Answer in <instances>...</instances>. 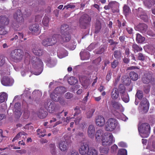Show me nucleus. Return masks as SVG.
<instances>
[{
    "label": "nucleus",
    "mask_w": 155,
    "mask_h": 155,
    "mask_svg": "<svg viewBox=\"0 0 155 155\" xmlns=\"http://www.w3.org/2000/svg\"><path fill=\"white\" fill-rule=\"evenodd\" d=\"M143 2L144 5L149 8L151 5V0H143Z\"/></svg>",
    "instance_id": "obj_44"
},
{
    "label": "nucleus",
    "mask_w": 155,
    "mask_h": 155,
    "mask_svg": "<svg viewBox=\"0 0 155 155\" xmlns=\"http://www.w3.org/2000/svg\"><path fill=\"white\" fill-rule=\"evenodd\" d=\"M118 62L117 60H115L111 63V67L113 68H115L118 65Z\"/></svg>",
    "instance_id": "obj_55"
},
{
    "label": "nucleus",
    "mask_w": 155,
    "mask_h": 155,
    "mask_svg": "<svg viewBox=\"0 0 155 155\" xmlns=\"http://www.w3.org/2000/svg\"><path fill=\"white\" fill-rule=\"evenodd\" d=\"M95 140L97 142L101 141L103 146H109L115 142V139L111 133H104L102 130H98L95 133Z\"/></svg>",
    "instance_id": "obj_1"
},
{
    "label": "nucleus",
    "mask_w": 155,
    "mask_h": 155,
    "mask_svg": "<svg viewBox=\"0 0 155 155\" xmlns=\"http://www.w3.org/2000/svg\"><path fill=\"white\" fill-rule=\"evenodd\" d=\"M96 132L95 128L93 125H89L87 129V135L91 139L94 138Z\"/></svg>",
    "instance_id": "obj_16"
},
{
    "label": "nucleus",
    "mask_w": 155,
    "mask_h": 155,
    "mask_svg": "<svg viewBox=\"0 0 155 155\" xmlns=\"http://www.w3.org/2000/svg\"><path fill=\"white\" fill-rule=\"evenodd\" d=\"M140 16V18L144 21H146L148 20V17L146 13H143Z\"/></svg>",
    "instance_id": "obj_46"
},
{
    "label": "nucleus",
    "mask_w": 155,
    "mask_h": 155,
    "mask_svg": "<svg viewBox=\"0 0 155 155\" xmlns=\"http://www.w3.org/2000/svg\"><path fill=\"white\" fill-rule=\"evenodd\" d=\"M150 86L149 85L146 86L144 87V91L146 93H148L150 91Z\"/></svg>",
    "instance_id": "obj_59"
},
{
    "label": "nucleus",
    "mask_w": 155,
    "mask_h": 155,
    "mask_svg": "<svg viewBox=\"0 0 155 155\" xmlns=\"http://www.w3.org/2000/svg\"><path fill=\"white\" fill-rule=\"evenodd\" d=\"M57 146L62 152H66L69 147L68 142L66 141H61L58 143Z\"/></svg>",
    "instance_id": "obj_12"
},
{
    "label": "nucleus",
    "mask_w": 155,
    "mask_h": 155,
    "mask_svg": "<svg viewBox=\"0 0 155 155\" xmlns=\"http://www.w3.org/2000/svg\"><path fill=\"white\" fill-rule=\"evenodd\" d=\"M64 87H58L56 88L54 90V91L53 93H54L55 94L57 95V94H59V90H64Z\"/></svg>",
    "instance_id": "obj_47"
},
{
    "label": "nucleus",
    "mask_w": 155,
    "mask_h": 155,
    "mask_svg": "<svg viewBox=\"0 0 155 155\" xmlns=\"http://www.w3.org/2000/svg\"><path fill=\"white\" fill-rule=\"evenodd\" d=\"M94 111V110L93 109H89L87 113V118H90L91 117H92Z\"/></svg>",
    "instance_id": "obj_37"
},
{
    "label": "nucleus",
    "mask_w": 155,
    "mask_h": 155,
    "mask_svg": "<svg viewBox=\"0 0 155 155\" xmlns=\"http://www.w3.org/2000/svg\"><path fill=\"white\" fill-rule=\"evenodd\" d=\"M72 118H71L70 117H68L66 118H62V120H64V124L66 125L70 121Z\"/></svg>",
    "instance_id": "obj_50"
},
{
    "label": "nucleus",
    "mask_w": 155,
    "mask_h": 155,
    "mask_svg": "<svg viewBox=\"0 0 155 155\" xmlns=\"http://www.w3.org/2000/svg\"><path fill=\"white\" fill-rule=\"evenodd\" d=\"M91 20V18L87 14L82 15L80 18L79 25L80 27L85 28L88 25Z\"/></svg>",
    "instance_id": "obj_9"
},
{
    "label": "nucleus",
    "mask_w": 155,
    "mask_h": 155,
    "mask_svg": "<svg viewBox=\"0 0 155 155\" xmlns=\"http://www.w3.org/2000/svg\"><path fill=\"white\" fill-rule=\"evenodd\" d=\"M47 114L48 113L46 111L41 109L39 110L37 113L38 117L41 119L45 118L47 116Z\"/></svg>",
    "instance_id": "obj_24"
},
{
    "label": "nucleus",
    "mask_w": 155,
    "mask_h": 155,
    "mask_svg": "<svg viewBox=\"0 0 155 155\" xmlns=\"http://www.w3.org/2000/svg\"><path fill=\"white\" fill-rule=\"evenodd\" d=\"M68 83L71 85L75 84L78 82L77 79L73 77H70L68 80Z\"/></svg>",
    "instance_id": "obj_31"
},
{
    "label": "nucleus",
    "mask_w": 155,
    "mask_h": 155,
    "mask_svg": "<svg viewBox=\"0 0 155 155\" xmlns=\"http://www.w3.org/2000/svg\"><path fill=\"white\" fill-rule=\"evenodd\" d=\"M29 29L33 33H39V26L38 24H34L31 25L29 27Z\"/></svg>",
    "instance_id": "obj_17"
},
{
    "label": "nucleus",
    "mask_w": 155,
    "mask_h": 155,
    "mask_svg": "<svg viewBox=\"0 0 155 155\" xmlns=\"http://www.w3.org/2000/svg\"><path fill=\"white\" fill-rule=\"evenodd\" d=\"M9 20L8 18L4 16H0V24L1 25H6L8 24Z\"/></svg>",
    "instance_id": "obj_19"
},
{
    "label": "nucleus",
    "mask_w": 155,
    "mask_h": 155,
    "mask_svg": "<svg viewBox=\"0 0 155 155\" xmlns=\"http://www.w3.org/2000/svg\"><path fill=\"white\" fill-rule=\"evenodd\" d=\"M31 63L33 66L36 68V69L39 70L38 72L37 71H35L34 73V74L37 75H39L42 71L43 62L40 59L34 57L32 58Z\"/></svg>",
    "instance_id": "obj_6"
},
{
    "label": "nucleus",
    "mask_w": 155,
    "mask_h": 155,
    "mask_svg": "<svg viewBox=\"0 0 155 155\" xmlns=\"http://www.w3.org/2000/svg\"><path fill=\"white\" fill-rule=\"evenodd\" d=\"M60 35L56 34L54 35L52 37L47 38L43 40L42 44L44 46L47 47L54 45L57 41H60L59 38Z\"/></svg>",
    "instance_id": "obj_5"
},
{
    "label": "nucleus",
    "mask_w": 155,
    "mask_h": 155,
    "mask_svg": "<svg viewBox=\"0 0 155 155\" xmlns=\"http://www.w3.org/2000/svg\"><path fill=\"white\" fill-rule=\"evenodd\" d=\"M49 22V19L48 17H44L42 20V23L44 26L46 27L48 26Z\"/></svg>",
    "instance_id": "obj_40"
},
{
    "label": "nucleus",
    "mask_w": 155,
    "mask_h": 155,
    "mask_svg": "<svg viewBox=\"0 0 155 155\" xmlns=\"http://www.w3.org/2000/svg\"><path fill=\"white\" fill-rule=\"evenodd\" d=\"M67 47L70 50H74L76 48L75 42L73 41V42L67 46Z\"/></svg>",
    "instance_id": "obj_39"
},
{
    "label": "nucleus",
    "mask_w": 155,
    "mask_h": 155,
    "mask_svg": "<svg viewBox=\"0 0 155 155\" xmlns=\"http://www.w3.org/2000/svg\"><path fill=\"white\" fill-rule=\"evenodd\" d=\"M7 33V32L5 31L4 29V27L3 25H1L0 24V34L4 35Z\"/></svg>",
    "instance_id": "obj_48"
},
{
    "label": "nucleus",
    "mask_w": 155,
    "mask_h": 155,
    "mask_svg": "<svg viewBox=\"0 0 155 155\" xmlns=\"http://www.w3.org/2000/svg\"><path fill=\"white\" fill-rule=\"evenodd\" d=\"M109 4L110 7L112 8L117 6L118 5V3L116 1H110L109 2Z\"/></svg>",
    "instance_id": "obj_49"
},
{
    "label": "nucleus",
    "mask_w": 155,
    "mask_h": 155,
    "mask_svg": "<svg viewBox=\"0 0 155 155\" xmlns=\"http://www.w3.org/2000/svg\"><path fill=\"white\" fill-rule=\"evenodd\" d=\"M147 26L144 24H140L137 26L139 30L142 32H145L147 29Z\"/></svg>",
    "instance_id": "obj_29"
},
{
    "label": "nucleus",
    "mask_w": 155,
    "mask_h": 155,
    "mask_svg": "<svg viewBox=\"0 0 155 155\" xmlns=\"http://www.w3.org/2000/svg\"><path fill=\"white\" fill-rule=\"evenodd\" d=\"M29 90L28 88L26 89L24 91L23 95H26L27 96H29L31 92L29 91Z\"/></svg>",
    "instance_id": "obj_58"
},
{
    "label": "nucleus",
    "mask_w": 155,
    "mask_h": 155,
    "mask_svg": "<svg viewBox=\"0 0 155 155\" xmlns=\"http://www.w3.org/2000/svg\"><path fill=\"white\" fill-rule=\"evenodd\" d=\"M21 104L19 103H15L14 105V107L15 109L20 110V109Z\"/></svg>",
    "instance_id": "obj_60"
},
{
    "label": "nucleus",
    "mask_w": 155,
    "mask_h": 155,
    "mask_svg": "<svg viewBox=\"0 0 155 155\" xmlns=\"http://www.w3.org/2000/svg\"><path fill=\"white\" fill-rule=\"evenodd\" d=\"M45 108L50 113H52L55 110V106L52 104L50 100H48L44 104Z\"/></svg>",
    "instance_id": "obj_13"
},
{
    "label": "nucleus",
    "mask_w": 155,
    "mask_h": 155,
    "mask_svg": "<svg viewBox=\"0 0 155 155\" xmlns=\"http://www.w3.org/2000/svg\"><path fill=\"white\" fill-rule=\"evenodd\" d=\"M113 105L115 109L119 110L121 112H123L124 110V109L122 105L118 102H115L114 103Z\"/></svg>",
    "instance_id": "obj_22"
},
{
    "label": "nucleus",
    "mask_w": 155,
    "mask_h": 155,
    "mask_svg": "<svg viewBox=\"0 0 155 155\" xmlns=\"http://www.w3.org/2000/svg\"><path fill=\"white\" fill-rule=\"evenodd\" d=\"M122 80L124 84L128 85L130 84V82L128 81L129 80V78L127 76H124L122 78Z\"/></svg>",
    "instance_id": "obj_42"
},
{
    "label": "nucleus",
    "mask_w": 155,
    "mask_h": 155,
    "mask_svg": "<svg viewBox=\"0 0 155 155\" xmlns=\"http://www.w3.org/2000/svg\"><path fill=\"white\" fill-rule=\"evenodd\" d=\"M145 38L140 35L137 34L136 35V41L138 43H142L145 41Z\"/></svg>",
    "instance_id": "obj_33"
},
{
    "label": "nucleus",
    "mask_w": 155,
    "mask_h": 155,
    "mask_svg": "<svg viewBox=\"0 0 155 155\" xmlns=\"http://www.w3.org/2000/svg\"><path fill=\"white\" fill-rule=\"evenodd\" d=\"M115 115L117 118L120 119L124 121H126L128 120V118L126 117L123 113L116 112L115 113Z\"/></svg>",
    "instance_id": "obj_21"
},
{
    "label": "nucleus",
    "mask_w": 155,
    "mask_h": 155,
    "mask_svg": "<svg viewBox=\"0 0 155 155\" xmlns=\"http://www.w3.org/2000/svg\"><path fill=\"white\" fill-rule=\"evenodd\" d=\"M118 147L115 144L114 145L111 147V152L112 153H114L116 152L117 149Z\"/></svg>",
    "instance_id": "obj_53"
},
{
    "label": "nucleus",
    "mask_w": 155,
    "mask_h": 155,
    "mask_svg": "<svg viewBox=\"0 0 155 155\" xmlns=\"http://www.w3.org/2000/svg\"><path fill=\"white\" fill-rule=\"evenodd\" d=\"M68 26L67 25L64 24L61 26V35H59L60 37L59 38L60 41L67 42L70 40V37L68 31Z\"/></svg>",
    "instance_id": "obj_3"
},
{
    "label": "nucleus",
    "mask_w": 155,
    "mask_h": 155,
    "mask_svg": "<svg viewBox=\"0 0 155 155\" xmlns=\"http://www.w3.org/2000/svg\"><path fill=\"white\" fill-rule=\"evenodd\" d=\"M151 78V77L150 74H145L143 78V82L145 84H148L150 82Z\"/></svg>",
    "instance_id": "obj_26"
},
{
    "label": "nucleus",
    "mask_w": 155,
    "mask_h": 155,
    "mask_svg": "<svg viewBox=\"0 0 155 155\" xmlns=\"http://www.w3.org/2000/svg\"><path fill=\"white\" fill-rule=\"evenodd\" d=\"M32 52L35 55L38 56L41 55L43 52L42 50L37 47L34 48L32 49Z\"/></svg>",
    "instance_id": "obj_23"
},
{
    "label": "nucleus",
    "mask_w": 155,
    "mask_h": 155,
    "mask_svg": "<svg viewBox=\"0 0 155 155\" xmlns=\"http://www.w3.org/2000/svg\"><path fill=\"white\" fill-rule=\"evenodd\" d=\"M138 131L142 137H147L150 133V127L147 123H143L138 127Z\"/></svg>",
    "instance_id": "obj_4"
},
{
    "label": "nucleus",
    "mask_w": 155,
    "mask_h": 155,
    "mask_svg": "<svg viewBox=\"0 0 155 155\" xmlns=\"http://www.w3.org/2000/svg\"><path fill=\"white\" fill-rule=\"evenodd\" d=\"M114 56L117 59H119L121 57L120 52L118 51H115L114 53Z\"/></svg>",
    "instance_id": "obj_51"
},
{
    "label": "nucleus",
    "mask_w": 155,
    "mask_h": 155,
    "mask_svg": "<svg viewBox=\"0 0 155 155\" xmlns=\"http://www.w3.org/2000/svg\"><path fill=\"white\" fill-rule=\"evenodd\" d=\"M72 96V94L69 92H67L65 94V97L68 99L71 98Z\"/></svg>",
    "instance_id": "obj_61"
},
{
    "label": "nucleus",
    "mask_w": 155,
    "mask_h": 155,
    "mask_svg": "<svg viewBox=\"0 0 155 155\" xmlns=\"http://www.w3.org/2000/svg\"><path fill=\"white\" fill-rule=\"evenodd\" d=\"M23 15L21 13L20 10H18L14 15V18L16 20L18 25H22L24 22V18L28 16L30 14H28L26 12Z\"/></svg>",
    "instance_id": "obj_7"
},
{
    "label": "nucleus",
    "mask_w": 155,
    "mask_h": 155,
    "mask_svg": "<svg viewBox=\"0 0 155 155\" xmlns=\"http://www.w3.org/2000/svg\"><path fill=\"white\" fill-rule=\"evenodd\" d=\"M111 97L113 99H116L119 96L118 90L116 88L113 89L111 93Z\"/></svg>",
    "instance_id": "obj_20"
},
{
    "label": "nucleus",
    "mask_w": 155,
    "mask_h": 155,
    "mask_svg": "<svg viewBox=\"0 0 155 155\" xmlns=\"http://www.w3.org/2000/svg\"><path fill=\"white\" fill-rule=\"evenodd\" d=\"M143 93L141 91L138 90L137 91L136 93V96H137L138 99L141 98L143 97Z\"/></svg>",
    "instance_id": "obj_54"
},
{
    "label": "nucleus",
    "mask_w": 155,
    "mask_h": 155,
    "mask_svg": "<svg viewBox=\"0 0 155 155\" xmlns=\"http://www.w3.org/2000/svg\"><path fill=\"white\" fill-rule=\"evenodd\" d=\"M90 148L89 145L86 143H82L79 149L80 153L82 155H85L88 152Z\"/></svg>",
    "instance_id": "obj_11"
},
{
    "label": "nucleus",
    "mask_w": 155,
    "mask_h": 155,
    "mask_svg": "<svg viewBox=\"0 0 155 155\" xmlns=\"http://www.w3.org/2000/svg\"><path fill=\"white\" fill-rule=\"evenodd\" d=\"M32 94H33L34 95H40L41 94V92L40 91H39V90H35L34 91H33L32 93Z\"/></svg>",
    "instance_id": "obj_63"
},
{
    "label": "nucleus",
    "mask_w": 155,
    "mask_h": 155,
    "mask_svg": "<svg viewBox=\"0 0 155 155\" xmlns=\"http://www.w3.org/2000/svg\"><path fill=\"white\" fill-rule=\"evenodd\" d=\"M87 155H98V152L94 148H90Z\"/></svg>",
    "instance_id": "obj_32"
},
{
    "label": "nucleus",
    "mask_w": 155,
    "mask_h": 155,
    "mask_svg": "<svg viewBox=\"0 0 155 155\" xmlns=\"http://www.w3.org/2000/svg\"><path fill=\"white\" fill-rule=\"evenodd\" d=\"M21 53V51L20 49L13 50L10 54V59L15 62L20 61L22 59L23 56Z\"/></svg>",
    "instance_id": "obj_8"
},
{
    "label": "nucleus",
    "mask_w": 155,
    "mask_h": 155,
    "mask_svg": "<svg viewBox=\"0 0 155 155\" xmlns=\"http://www.w3.org/2000/svg\"><path fill=\"white\" fill-rule=\"evenodd\" d=\"M121 96L122 100L124 102L127 103L129 101V97L127 93L122 94Z\"/></svg>",
    "instance_id": "obj_34"
},
{
    "label": "nucleus",
    "mask_w": 155,
    "mask_h": 155,
    "mask_svg": "<svg viewBox=\"0 0 155 155\" xmlns=\"http://www.w3.org/2000/svg\"><path fill=\"white\" fill-rule=\"evenodd\" d=\"M8 98V94L5 92L0 93V102L1 103L6 101Z\"/></svg>",
    "instance_id": "obj_28"
},
{
    "label": "nucleus",
    "mask_w": 155,
    "mask_h": 155,
    "mask_svg": "<svg viewBox=\"0 0 155 155\" xmlns=\"http://www.w3.org/2000/svg\"><path fill=\"white\" fill-rule=\"evenodd\" d=\"M105 130L112 132L114 134L119 133L120 130V126L118 121L114 118H110L106 122L104 126Z\"/></svg>",
    "instance_id": "obj_2"
},
{
    "label": "nucleus",
    "mask_w": 155,
    "mask_h": 155,
    "mask_svg": "<svg viewBox=\"0 0 155 155\" xmlns=\"http://www.w3.org/2000/svg\"><path fill=\"white\" fill-rule=\"evenodd\" d=\"M14 113L15 115V117L17 118L19 117L21 114V109L18 110L17 109L15 110Z\"/></svg>",
    "instance_id": "obj_45"
},
{
    "label": "nucleus",
    "mask_w": 155,
    "mask_h": 155,
    "mask_svg": "<svg viewBox=\"0 0 155 155\" xmlns=\"http://www.w3.org/2000/svg\"><path fill=\"white\" fill-rule=\"evenodd\" d=\"M118 145L119 147H126L127 146L126 144L122 141L119 142Z\"/></svg>",
    "instance_id": "obj_57"
},
{
    "label": "nucleus",
    "mask_w": 155,
    "mask_h": 155,
    "mask_svg": "<svg viewBox=\"0 0 155 155\" xmlns=\"http://www.w3.org/2000/svg\"><path fill=\"white\" fill-rule=\"evenodd\" d=\"M149 106V104L148 101L146 98H143L140 103L139 110L141 112L146 113L148 110Z\"/></svg>",
    "instance_id": "obj_10"
},
{
    "label": "nucleus",
    "mask_w": 155,
    "mask_h": 155,
    "mask_svg": "<svg viewBox=\"0 0 155 155\" xmlns=\"http://www.w3.org/2000/svg\"><path fill=\"white\" fill-rule=\"evenodd\" d=\"M59 97H58V95L55 94L54 93H52L51 94V99L53 101H58L59 100Z\"/></svg>",
    "instance_id": "obj_38"
},
{
    "label": "nucleus",
    "mask_w": 155,
    "mask_h": 155,
    "mask_svg": "<svg viewBox=\"0 0 155 155\" xmlns=\"http://www.w3.org/2000/svg\"><path fill=\"white\" fill-rule=\"evenodd\" d=\"M101 147L99 149V151L101 153H107L109 151V149L108 147Z\"/></svg>",
    "instance_id": "obj_30"
},
{
    "label": "nucleus",
    "mask_w": 155,
    "mask_h": 155,
    "mask_svg": "<svg viewBox=\"0 0 155 155\" xmlns=\"http://www.w3.org/2000/svg\"><path fill=\"white\" fill-rule=\"evenodd\" d=\"M104 51V48L103 47H101L98 51L97 53L98 54H101L103 53Z\"/></svg>",
    "instance_id": "obj_64"
},
{
    "label": "nucleus",
    "mask_w": 155,
    "mask_h": 155,
    "mask_svg": "<svg viewBox=\"0 0 155 155\" xmlns=\"http://www.w3.org/2000/svg\"><path fill=\"white\" fill-rule=\"evenodd\" d=\"M130 78L133 81L136 80V74L134 72H131L130 73Z\"/></svg>",
    "instance_id": "obj_52"
},
{
    "label": "nucleus",
    "mask_w": 155,
    "mask_h": 155,
    "mask_svg": "<svg viewBox=\"0 0 155 155\" xmlns=\"http://www.w3.org/2000/svg\"><path fill=\"white\" fill-rule=\"evenodd\" d=\"M27 134L23 131L21 132L18 133L16 136L13 139L12 141H14L16 140L20 137H22L23 139H25L26 137L25 136Z\"/></svg>",
    "instance_id": "obj_25"
},
{
    "label": "nucleus",
    "mask_w": 155,
    "mask_h": 155,
    "mask_svg": "<svg viewBox=\"0 0 155 155\" xmlns=\"http://www.w3.org/2000/svg\"><path fill=\"white\" fill-rule=\"evenodd\" d=\"M94 48V45L93 43H92L88 47L87 49L89 51H91Z\"/></svg>",
    "instance_id": "obj_62"
},
{
    "label": "nucleus",
    "mask_w": 155,
    "mask_h": 155,
    "mask_svg": "<svg viewBox=\"0 0 155 155\" xmlns=\"http://www.w3.org/2000/svg\"><path fill=\"white\" fill-rule=\"evenodd\" d=\"M81 117L80 116H79L75 119V120H74V122L76 125H79L80 127L83 129L85 127L86 125L85 123L84 122L81 123L80 125L79 124L80 121L81 120Z\"/></svg>",
    "instance_id": "obj_27"
},
{
    "label": "nucleus",
    "mask_w": 155,
    "mask_h": 155,
    "mask_svg": "<svg viewBox=\"0 0 155 155\" xmlns=\"http://www.w3.org/2000/svg\"><path fill=\"white\" fill-rule=\"evenodd\" d=\"M14 82L12 78L5 77L1 80L2 84L5 86H11L12 85Z\"/></svg>",
    "instance_id": "obj_15"
},
{
    "label": "nucleus",
    "mask_w": 155,
    "mask_h": 155,
    "mask_svg": "<svg viewBox=\"0 0 155 155\" xmlns=\"http://www.w3.org/2000/svg\"><path fill=\"white\" fill-rule=\"evenodd\" d=\"M96 124L98 126L102 127L105 125L106 122L104 117L102 116H98L95 119Z\"/></svg>",
    "instance_id": "obj_14"
},
{
    "label": "nucleus",
    "mask_w": 155,
    "mask_h": 155,
    "mask_svg": "<svg viewBox=\"0 0 155 155\" xmlns=\"http://www.w3.org/2000/svg\"><path fill=\"white\" fill-rule=\"evenodd\" d=\"M5 62V58L3 57H0V66H3Z\"/></svg>",
    "instance_id": "obj_56"
},
{
    "label": "nucleus",
    "mask_w": 155,
    "mask_h": 155,
    "mask_svg": "<svg viewBox=\"0 0 155 155\" xmlns=\"http://www.w3.org/2000/svg\"><path fill=\"white\" fill-rule=\"evenodd\" d=\"M119 90L121 96L122 95V94H125V93H127L125 91V87L123 85L121 84L119 86Z\"/></svg>",
    "instance_id": "obj_36"
},
{
    "label": "nucleus",
    "mask_w": 155,
    "mask_h": 155,
    "mask_svg": "<svg viewBox=\"0 0 155 155\" xmlns=\"http://www.w3.org/2000/svg\"><path fill=\"white\" fill-rule=\"evenodd\" d=\"M81 59L82 60H87L90 57L89 53L87 51H81L80 53Z\"/></svg>",
    "instance_id": "obj_18"
},
{
    "label": "nucleus",
    "mask_w": 155,
    "mask_h": 155,
    "mask_svg": "<svg viewBox=\"0 0 155 155\" xmlns=\"http://www.w3.org/2000/svg\"><path fill=\"white\" fill-rule=\"evenodd\" d=\"M127 150L125 149H121L120 150L118 153V155H127Z\"/></svg>",
    "instance_id": "obj_43"
},
{
    "label": "nucleus",
    "mask_w": 155,
    "mask_h": 155,
    "mask_svg": "<svg viewBox=\"0 0 155 155\" xmlns=\"http://www.w3.org/2000/svg\"><path fill=\"white\" fill-rule=\"evenodd\" d=\"M147 148L151 151H155V142H153L152 145L148 143Z\"/></svg>",
    "instance_id": "obj_41"
},
{
    "label": "nucleus",
    "mask_w": 155,
    "mask_h": 155,
    "mask_svg": "<svg viewBox=\"0 0 155 155\" xmlns=\"http://www.w3.org/2000/svg\"><path fill=\"white\" fill-rule=\"evenodd\" d=\"M123 13L125 15H127L130 12V10L129 7L125 5L123 7Z\"/></svg>",
    "instance_id": "obj_35"
}]
</instances>
